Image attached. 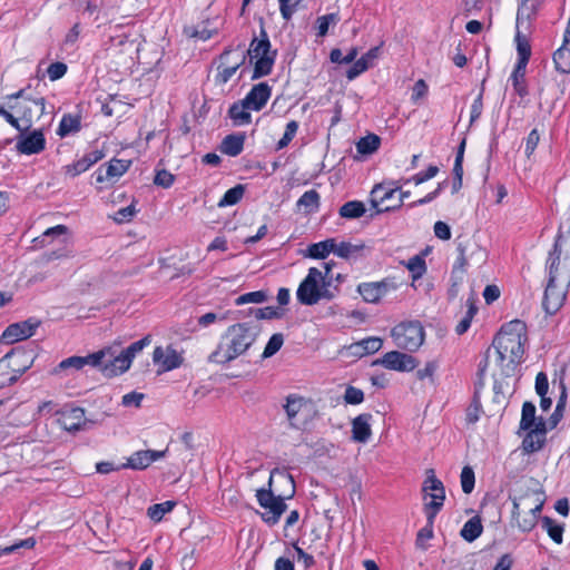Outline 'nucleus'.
Returning <instances> with one entry per match:
<instances>
[{
	"label": "nucleus",
	"mask_w": 570,
	"mask_h": 570,
	"mask_svg": "<svg viewBox=\"0 0 570 570\" xmlns=\"http://www.w3.org/2000/svg\"><path fill=\"white\" fill-rule=\"evenodd\" d=\"M527 341L525 324L519 320L503 325L494 336V347L503 373L509 376L522 361Z\"/></svg>",
	"instance_id": "f257e3e1"
},
{
	"label": "nucleus",
	"mask_w": 570,
	"mask_h": 570,
	"mask_svg": "<svg viewBox=\"0 0 570 570\" xmlns=\"http://www.w3.org/2000/svg\"><path fill=\"white\" fill-rule=\"evenodd\" d=\"M261 333V326L252 322L230 325L216 350L208 356V361L217 364H227L245 354L255 343Z\"/></svg>",
	"instance_id": "f03ea898"
},
{
	"label": "nucleus",
	"mask_w": 570,
	"mask_h": 570,
	"mask_svg": "<svg viewBox=\"0 0 570 570\" xmlns=\"http://www.w3.org/2000/svg\"><path fill=\"white\" fill-rule=\"evenodd\" d=\"M323 273L316 268L311 267L306 277L301 282L296 291L297 301L306 306H313L321 299H334L340 289L338 286H330L328 281H323Z\"/></svg>",
	"instance_id": "7ed1b4c3"
},
{
	"label": "nucleus",
	"mask_w": 570,
	"mask_h": 570,
	"mask_svg": "<svg viewBox=\"0 0 570 570\" xmlns=\"http://www.w3.org/2000/svg\"><path fill=\"white\" fill-rule=\"evenodd\" d=\"M520 430L527 431L522 448L527 453L540 451L547 441V422L542 416H535V405L527 401L522 405Z\"/></svg>",
	"instance_id": "20e7f679"
},
{
	"label": "nucleus",
	"mask_w": 570,
	"mask_h": 570,
	"mask_svg": "<svg viewBox=\"0 0 570 570\" xmlns=\"http://www.w3.org/2000/svg\"><path fill=\"white\" fill-rule=\"evenodd\" d=\"M246 59L254 62V69L250 79L257 80L268 76L274 67L277 51L272 50L268 35L264 27L261 28L259 37H254L246 52Z\"/></svg>",
	"instance_id": "39448f33"
},
{
	"label": "nucleus",
	"mask_w": 570,
	"mask_h": 570,
	"mask_svg": "<svg viewBox=\"0 0 570 570\" xmlns=\"http://www.w3.org/2000/svg\"><path fill=\"white\" fill-rule=\"evenodd\" d=\"M548 278L568 276L570 281V229H559L552 249L546 261Z\"/></svg>",
	"instance_id": "423d86ee"
},
{
	"label": "nucleus",
	"mask_w": 570,
	"mask_h": 570,
	"mask_svg": "<svg viewBox=\"0 0 570 570\" xmlns=\"http://www.w3.org/2000/svg\"><path fill=\"white\" fill-rule=\"evenodd\" d=\"M29 88H22L7 97L9 100H16V104L9 107L18 115L19 122L22 124V131L28 130L33 120L39 119L46 112V99L29 95Z\"/></svg>",
	"instance_id": "0eeeda50"
},
{
	"label": "nucleus",
	"mask_w": 570,
	"mask_h": 570,
	"mask_svg": "<svg viewBox=\"0 0 570 570\" xmlns=\"http://www.w3.org/2000/svg\"><path fill=\"white\" fill-rule=\"evenodd\" d=\"M242 49V43L236 48L227 46L215 60L217 62V72L215 75V82L217 85L227 83L236 71L245 65L246 55Z\"/></svg>",
	"instance_id": "6e6552de"
},
{
	"label": "nucleus",
	"mask_w": 570,
	"mask_h": 570,
	"mask_svg": "<svg viewBox=\"0 0 570 570\" xmlns=\"http://www.w3.org/2000/svg\"><path fill=\"white\" fill-rule=\"evenodd\" d=\"M391 336L399 348L415 352L423 344L425 332L420 321H407L394 326Z\"/></svg>",
	"instance_id": "1a4fd4ad"
},
{
	"label": "nucleus",
	"mask_w": 570,
	"mask_h": 570,
	"mask_svg": "<svg viewBox=\"0 0 570 570\" xmlns=\"http://www.w3.org/2000/svg\"><path fill=\"white\" fill-rule=\"evenodd\" d=\"M424 512H430V520L435 519L442 510L445 501V488L435 476L434 470L426 471V478L422 484Z\"/></svg>",
	"instance_id": "9d476101"
},
{
	"label": "nucleus",
	"mask_w": 570,
	"mask_h": 570,
	"mask_svg": "<svg viewBox=\"0 0 570 570\" xmlns=\"http://www.w3.org/2000/svg\"><path fill=\"white\" fill-rule=\"evenodd\" d=\"M272 476L268 480V489H258L256 499L259 505L265 510L261 513L262 520L273 527L278 523L282 514L286 511L287 504L283 497L275 495L272 491Z\"/></svg>",
	"instance_id": "9b49d317"
},
{
	"label": "nucleus",
	"mask_w": 570,
	"mask_h": 570,
	"mask_svg": "<svg viewBox=\"0 0 570 570\" xmlns=\"http://www.w3.org/2000/svg\"><path fill=\"white\" fill-rule=\"evenodd\" d=\"M570 281L564 274L560 278H548L543 294L542 306L547 314H556L563 305Z\"/></svg>",
	"instance_id": "f8f14e48"
},
{
	"label": "nucleus",
	"mask_w": 570,
	"mask_h": 570,
	"mask_svg": "<svg viewBox=\"0 0 570 570\" xmlns=\"http://www.w3.org/2000/svg\"><path fill=\"white\" fill-rule=\"evenodd\" d=\"M544 495V491L538 480L533 478L524 479L517 483L513 489V494L509 498L512 501L511 517L521 514V508L528 504V501H534V498Z\"/></svg>",
	"instance_id": "ddd939ff"
},
{
	"label": "nucleus",
	"mask_w": 570,
	"mask_h": 570,
	"mask_svg": "<svg viewBox=\"0 0 570 570\" xmlns=\"http://www.w3.org/2000/svg\"><path fill=\"white\" fill-rule=\"evenodd\" d=\"M397 287L399 284L394 277H385L379 282L361 283L357 292L366 303L376 304Z\"/></svg>",
	"instance_id": "4468645a"
},
{
	"label": "nucleus",
	"mask_w": 570,
	"mask_h": 570,
	"mask_svg": "<svg viewBox=\"0 0 570 570\" xmlns=\"http://www.w3.org/2000/svg\"><path fill=\"white\" fill-rule=\"evenodd\" d=\"M41 322L35 317L10 324L2 333L1 341L6 344H13L31 337Z\"/></svg>",
	"instance_id": "2eb2a0df"
},
{
	"label": "nucleus",
	"mask_w": 570,
	"mask_h": 570,
	"mask_svg": "<svg viewBox=\"0 0 570 570\" xmlns=\"http://www.w3.org/2000/svg\"><path fill=\"white\" fill-rule=\"evenodd\" d=\"M374 365H382L383 367L397 372H411L417 366V361L410 354L399 351H391L385 353L381 358L374 361Z\"/></svg>",
	"instance_id": "dca6fc26"
},
{
	"label": "nucleus",
	"mask_w": 570,
	"mask_h": 570,
	"mask_svg": "<svg viewBox=\"0 0 570 570\" xmlns=\"http://www.w3.org/2000/svg\"><path fill=\"white\" fill-rule=\"evenodd\" d=\"M61 428L70 433L81 430H88L92 425V421L85 416V410L81 407H72L65 410L59 420Z\"/></svg>",
	"instance_id": "f3484780"
},
{
	"label": "nucleus",
	"mask_w": 570,
	"mask_h": 570,
	"mask_svg": "<svg viewBox=\"0 0 570 570\" xmlns=\"http://www.w3.org/2000/svg\"><path fill=\"white\" fill-rule=\"evenodd\" d=\"M153 361L160 366L161 372H168L178 368L183 364L184 357L171 345L166 348L157 346L153 353Z\"/></svg>",
	"instance_id": "a211bd4d"
},
{
	"label": "nucleus",
	"mask_w": 570,
	"mask_h": 570,
	"mask_svg": "<svg viewBox=\"0 0 570 570\" xmlns=\"http://www.w3.org/2000/svg\"><path fill=\"white\" fill-rule=\"evenodd\" d=\"M272 96V87L267 82H259L252 87L248 94L243 98L245 106L254 111L262 110Z\"/></svg>",
	"instance_id": "6ab92c4d"
},
{
	"label": "nucleus",
	"mask_w": 570,
	"mask_h": 570,
	"mask_svg": "<svg viewBox=\"0 0 570 570\" xmlns=\"http://www.w3.org/2000/svg\"><path fill=\"white\" fill-rule=\"evenodd\" d=\"M400 190V186L394 183H382L374 186L371 191V205L376 209V214L379 209L385 207L387 202L395 198L396 193Z\"/></svg>",
	"instance_id": "aec40b11"
},
{
	"label": "nucleus",
	"mask_w": 570,
	"mask_h": 570,
	"mask_svg": "<svg viewBox=\"0 0 570 570\" xmlns=\"http://www.w3.org/2000/svg\"><path fill=\"white\" fill-rule=\"evenodd\" d=\"M46 147V139L41 130H33L27 136H22L17 142V149L23 155H33L41 153Z\"/></svg>",
	"instance_id": "412c9836"
},
{
	"label": "nucleus",
	"mask_w": 570,
	"mask_h": 570,
	"mask_svg": "<svg viewBox=\"0 0 570 570\" xmlns=\"http://www.w3.org/2000/svg\"><path fill=\"white\" fill-rule=\"evenodd\" d=\"M373 415L371 413H362L352 421V439L355 442L366 443L371 435V421Z\"/></svg>",
	"instance_id": "4be33fe9"
},
{
	"label": "nucleus",
	"mask_w": 570,
	"mask_h": 570,
	"mask_svg": "<svg viewBox=\"0 0 570 570\" xmlns=\"http://www.w3.org/2000/svg\"><path fill=\"white\" fill-rule=\"evenodd\" d=\"M130 164H131L130 160H122V159H117V158L111 159L109 161V164L107 165L105 171L100 167L95 173L96 181L104 183L105 180H109V179L118 178V177L122 176L129 169Z\"/></svg>",
	"instance_id": "5701e85b"
},
{
	"label": "nucleus",
	"mask_w": 570,
	"mask_h": 570,
	"mask_svg": "<svg viewBox=\"0 0 570 570\" xmlns=\"http://www.w3.org/2000/svg\"><path fill=\"white\" fill-rule=\"evenodd\" d=\"M9 353H13L9 362L11 372L17 374L19 379L32 366L35 357L30 352L22 348H12Z\"/></svg>",
	"instance_id": "b1692460"
},
{
	"label": "nucleus",
	"mask_w": 570,
	"mask_h": 570,
	"mask_svg": "<svg viewBox=\"0 0 570 570\" xmlns=\"http://www.w3.org/2000/svg\"><path fill=\"white\" fill-rule=\"evenodd\" d=\"M380 46L371 48L366 53L357 59L351 68H348L346 71V78L348 80H353L368 68H371L373 66V61L380 56Z\"/></svg>",
	"instance_id": "393cba45"
},
{
	"label": "nucleus",
	"mask_w": 570,
	"mask_h": 570,
	"mask_svg": "<svg viewBox=\"0 0 570 570\" xmlns=\"http://www.w3.org/2000/svg\"><path fill=\"white\" fill-rule=\"evenodd\" d=\"M111 357L112 358L106 362L102 366V374L108 377H112L128 371L134 360L125 352V350L119 355H112Z\"/></svg>",
	"instance_id": "a878e982"
},
{
	"label": "nucleus",
	"mask_w": 570,
	"mask_h": 570,
	"mask_svg": "<svg viewBox=\"0 0 570 570\" xmlns=\"http://www.w3.org/2000/svg\"><path fill=\"white\" fill-rule=\"evenodd\" d=\"M245 139L246 136L242 132L227 135L220 144V151L227 156L236 157L243 151Z\"/></svg>",
	"instance_id": "bb28decb"
},
{
	"label": "nucleus",
	"mask_w": 570,
	"mask_h": 570,
	"mask_svg": "<svg viewBox=\"0 0 570 570\" xmlns=\"http://www.w3.org/2000/svg\"><path fill=\"white\" fill-rule=\"evenodd\" d=\"M306 405V400L303 396L297 394H289L286 396V403L284 404V410L289 422V426L293 429H297L296 416L301 412V410Z\"/></svg>",
	"instance_id": "cd10ccee"
},
{
	"label": "nucleus",
	"mask_w": 570,
	"mask_h": 570,
	"mask_svg": "<svg viewBox=\"0 0 570 570\" xmlns=\"http://www.w3.org/2000/svg\"><path fill=\"white\" fill-rule=\"evenodd\" d=\"M252 110L248 106H245L243 99L230 105L228 109V117L233 120L234 126H244L252 122Z\"/></svg>",
	"instance_id": "c85d7f7f"
},
{
	"label": "nucleus",
	"mask_w": 570,
	"mask_h": 570,
	"mask_svg": "<svg viewBox=\"0 0 570 570\" xmlns=\"http://www.w3.org/2000/svg\"><path fill=\"white\" fill-rule=\"evenodd\" d=\"M81 129V116L65 114L59 122L57 135L65 138L71 134H76Z\"/></svg>",
	"instance_id": "c756f323"
},
{
	"label": "nucleus",
	"mask_w": 570,
	"mask_h": 570,
	"mask_svg": "<svg viewBox=\"0 0 570 570\" xmlns=\"http://www.w3.org/2000/svg\"><path fill=\"white\" fill-rule=\"evenodd\" d=\"M556 69L561 73L570 72V38L563 39L562 46L553 53Z\"/></svg>",
	"instance_id": "7c9ffc66"
},
{
	"label": "nucleus",
	"mask_w": 570,
	"mask_h": 570,
	"mask_svg": "<svg viewBox=\"0 0 570 570\" xmlns=\"http://www.w3.org/2000/svg\"><path fill=\"white\" fill-rule=\"evenodd\" d=\"M482 531H483V525H482L481 519H480V517L476 515V517L469 519L464 523V525L462 527V529L460 531V534L465 541L473 542L482 534Z\"/></svg>",
	"instance_id": "2f4dec72"
},
{
	"label": "nucleus",
	"mask_w": 570,
	"mask_h": 570,
	"mask_svg": "<svg viewBox=\"0 0 570 570\" xmlns=\"http://www.w3.org/2000/svg\"><path fill=\"white\" fill-rule=\"evenodd\" d=\"M334 250V238L311 244L307 247V256L314 259H325Z\"/></svg>",
	"instance_id": "473e14b6"
},
{
	"label": "nucleus",
	"mask_w": 570,
	"mask_h": 570,
	"mask_svg": "<svg viewBox=\"0 0 570 570\" xmlns=\"http://www.w3.org/2000/svg\"><path fill=\"white\" fill-rule=\"evenodd\" d=\"M541 525L548 532V535L551 538L553 542H556L557 544L562 543L564 532L563 524L557 523L550 517L544 515L541 518Z\"/></svg>",
	"instance_id": "72a5a7b5"
},
{
	"label": "nucleus",
	"mask_w": 570,
	"mask_h": 570,
	"mask_svg": "<svg viewBox=\"0 0 570 570\" xmlns=\"http://www.w3.org/2000/svg\"><path fill=\"white\" fill-rule=\"evenodd\" d=\"M13 353H7L0 358V389L11 386L18 381L17 374L11 372L9 365L10 357Z\"/></svg>",
	"instance_id": "f704fd0d"
},
{
	"label": "nucleus",
	"mask_w": 570,
	"mask_h": 570,
	"mask_svg": "<svg viewBox=\"0 0 570 570\" xmlns=\"http://www.w3.org/2000/svg\"><path fill=\"white\" fill-rule=\"evenodd\" d=\"M365 212V205L362 202L350 200L341 206L338 214L343 218L354 219L362 217Z\"/></svg>",
	"instance_id": "c9c22d12"
},
{
	"label": "nucleus",
	"mask_w": 570,
	"mask_h": 570,
	"mask_svg": "<svg viewBox=\"0 0 570 570\" xmlns=\"http://www.w3.org/2000/svg\"><path fill=\"white\" fill-rule=\"evenodd\" d=\"M525 69H527V66H521V63H515L514 69L511 73V80H512L514 91L520 97H525L529 94L525 81H524Z\"/></svg>",
	"instance_id": "e433bc0d"
},
{
	"label": "nucleus",
	"mask_w": 570,
	"mask_h": 570,
	"mask_svg": "<svg viewBox=\"0 0 570 570\" xmlns=\"http://www.w3.org/2000/svg\"><path fill=\"white\" fill-rule=\"evenodd\" d=\"M381 145V138L375 134H368L356 142V150L361 155L375 153Z\"/></svg>",
	"instance_id": "4c0bfd02"
},
{
	"label": "nucleus",
	"mask_w": 570,
	"mask_h": 570,
	"mask_svg": "<svg viewBox=\"0 0 570 570\" xmlns=\"http://www.w3.org/2000/svg\"><path fill=\"white\" fill-rule=\"evenodd\" d=\"M296 205L306 213H313L320 207V194L315 189H309L298 198Z\"/></svg>",
	"instance_id": "58836bf2"
},
{
	"label": "nucleus",
	"mask_w": 570,
	"mask_h": 570,
	"mask_svg": "<svg viewBox=\"0 0 570 570\" xmlns=\"http://www.w3.org/2000/svg\"><path fill=\"white\" fill-rule=\"evenodd\" d=\"M148 451L140 450L134 452L128 459L127 462L121 464L120 468L124 469H132V470H145L150 463L148 460Z\"/></svg>",
	"instance_id": "ea45409f"
},
{
	"label": "nucleus",
	"mask_w": 570,
	"mask_h": 570,
	"mask_svg": "<svg viewBox=\"0 0 570 570\" xmlns=\"http://www.w3.org/2000/svg\"><path fill=\"white\" fill-rule=\"evenodd\" d=\"M244 194H245V186L242 184H238V185L234 186L233 188H229L224 194V196L218 202L217 206L220 208L234 206L242 200Z\"/></svg>",
	"instance_id": "a19ab883"
},
{
	"label": "nucleus",
	"mask_w": 570,
	"mask_h": 570,
	"mask_svg": "<svg viewBox=\"0 0 570 570\" xmlns=\"http://www.w3.org/2000/svg\"><path fill=\"white\" fill-rule=\"evenodd\" d=\"M107 355L112 356L110 347L102 348L86 356H80V358L83 361L81 366L83 368L86 365H89L91 367H99L102 371V366L106 363L104 360Z\"/></svg>",
	"instance_id": "79ce46f5"
},
{
	"label": "nucleus",
	"mask_w": 570,
	"mask_h": 570,
	"mask_svg": "<svg viewBox=\"0 0 570 570\" xmlns=\"http://www.w3.org/2000/svg\"><path fill=\"white\" fill-rule=\"evenodd\" d=\"M406 268L410 271L412 279L416 281L426 273V263L423 255H415L406 263Z\"/></svg>",
	"instance_id": "37998d69"
},
{
	"label": "nucleus",
	"mask_w": 570,
	"mask_h": 570,
	"mask_svg": "<svg viewBox=\"0 0 570 570\" xmlns=\"http://www.w3.org/2000/svg\"><path fill=\"white\" fill-rule=\"evenodd\" d=\"M363 248H364L363 244L356 245V244H352L348 242H342L340 244H336V240L334 239L333 253L341 258L348 259L352 255L361 252Z\"/></svg>",
	"instance_id": "c03bdc74"
},
{
	"label": "nucleus",
	"mask_w": 570,
	"mask_h": 570,
	"mask_svg": "<svg viewBox=\"0 0 570 570\" xmlns=\"http://www.w3.org/2000/svg\"><path fill=\"white\" fill-rule=\"evenodd\" d=\"M175 502L166 501L163 503H156L148 508L147 515L156 522H159L164 515L173 510Z\"/></svg>",
	"instance_id": "a18cd8bd"
},
{
	"label": "nucleus",
	"mask_w": 570,
	"mask_h": 570,
	"mask_svg": "<svg viewBox=\"0 0 570 570\" xmlns=\"http://www.w3.org/2000/svg\"><path fill=\"white\" fill-rule=\"evenodd\" d=\"M249 313L254 314L256 320H278L282 318L284 315L283 309L274 306H266L263 308H249Z\"/></svg>",
	"instance_id": "49530a36"
},
{
	"label": "nucleus",
	"mask_w": 570,
	"mask_h": 570,
	"mask_svg": "<svg viewBox=\"0 0 570 570\" xmlns=\"http://www.w3.org/2000/svg\"><path fill=\"white\" fill-rule=\"evenodd\" d=\"M426 515V525L419 530L416 534L415 544L417 548L425 550L426 547L424 544L425 541L433 538V524L435 519L430 520V512H425Z\"/></svg>",
	"instance_id": "de8ad7c7"
},
{
	"label": "nucleus",
	"mask_w": 570,
	"mask_h": 570,
	"mask_svg": "<svg viewBox=\"0 0 570 570\" xmlns=\"http://www.w3.org/2000/svg\"><path fill=\"white\" fill-rule=\"evenodd\" d=\"M517 41V51H518V61L517 63H521V66H527L531 56V47L525 38H522L520 33L515 37Z\"/></svg>",
	"instance_id": "09e8293b"
},
{
	"label": "nucleus",
	"mask_w": 570,
	"mask_h": 570,
	"mask_svg": "<svg viewBox=\"0 0 570 570\" xmlns=\"http://www.w3.org/2000/svg\"><path fill=\"white\" fill-rule=\"evenodd\" d=\"M340 16L336 12L327 13L317 18V36L325 37L331 24H336Z\"/></svg>",
	"instance_id": "8fccbe9b"
},
{
	"label": "nucleus",
	"mask_w": 570,
	"mask_h": 570,
	"mask_svg": "<svg viewBox=\"0 0 570 570\" xmlns=\"http://www.w3.org/2000/svg\"><path fill=\"white\" fill-rule=\"evenodd\" d=\"M82 358H80V356L78 355H73V356H70V357H67L65 360H62L53 370H52V374L53 375H58L60 374L62 371H68V370H73V371H79L82 368L81 366V363H82Z\"/></svg>",
	"instance_id": "3c124183"
},
{
	"label": "nucleus",
	"mask_w": 570,
	"mask_h": 570,
	"mask_svg": "<svg viewBox=\"0 0 570 570\" xmlns=\"http://www.w3.org/2000/svg\"><path fill=\"white\" fill-rule=\"evenodd\" d=\"M283 344H284V336H283V334L282 333L273 334L271 336V338L268 340L265 348H264L262 357L263 358L272 357L273 355H275L281 350Z\"/></svg>",
	"instance_id": "603ef678"
},
{
	"label": "nucleus",
	"mask_w": 570,
	"mask_h": 570,
	"mask_svg": "<svg viewBox=\"0 0 570 570\" xmlns=\"http://www.w3.org/2000/svg\"><path fill=\"white\" fill-rule=\"evenodd\" d=\"M266 299H267V293L265 291H255V292H249V293L239 295L235 299V304L237 306L248 304V303L261 304V303H264Z\"/></svg>",
	"instance_id": "864d4df0"
},
{
	"label": "nucleus",
	"mask_w": 570,
	"mask_h": 570,
	"mask_svg": "<svg viewBox=\"0 0 570 570\" xmlns=\"http://www.w3.org/2000/svg\"><path fill=\"white\" fill-rule=\"evenodd\" d=\"M461 487L465 494H470L474 489L475 475L470 465H465L461 471Z\"/></svg>",
	"instance_id": "5fc2aeb1"
},
{
	"label": "nucleus",
	"mask_w": 570,
	"mask_h": 570,
	"mask_svg": "<svg viewBox=\"0 0 570 570\" xmlns=\"http://www.w3.org/2000/svg\"><path fill=\"white\" fill-rule=\"evenodd\" d=\"M297 130H298V122L296 120L288 121L283 137L278 140V142L276 145V149L281 150V149L287 147L288 144L295 137Z\"/></svg>",
	"instance_id": "6e6d98bb"
},
{
	"label": "nucleus",
	"mask_w": 570,
	"mask_h": 570,
	"mask_svg": "<svg viewBox=\"0 0 570 570\" xmlns=\"http://www.w3.org/2000/svg\"><path fill=\"white\" fill-rule=\"evenodd\" d=\"M509 394V384L499 380H494L493 384V402L502 405L507 402Z\"/></svg>",
	"instance_id": "4d7b16f0"
},
{
	"label": "nucleus",
	"mask_w": 570,
	"mask_h": 570,
	"mask_svg": "<svg viewBox=\"0 0 570 570\" xmlns=\"http://www.w3.org/2000/svg\"><path fill=\"white\" fill-rule=\"evenodd\" d=\"M482 412L481 400L478 395H473L472 402L466 409L465 420L469 424H474L480 419Z\"/></svg>",
	"instance_id": "13d9d810"
},
{
	"label": "nucleus",
	"mask_w": 570,
	"mask_h": 570,
	"mask_svg": "<svg viewBox=\"0 0 570 570\" xmlns=\"http://www.w3.org/2000/svg\"><path fill=\"white\" fill-rule=\"evenodd\" d=\"M303 0H278L282 18L291 20Z\"/></svg>",
	"instance_id": "bf43d9fd"
},
{
	"label": "nucleus",
	"mask_w": 570,
	"mask_h": 570,
	"mask_svg": "<svg viewBox=\"0 0 570 570\" xmlns=\"http://www.w3.org/2000/svg\"><path fill=\"white\" fill-rule=\"evenodd\" d=\"M91 165L88 163L87 158L82 156L80 159L73 161L70 165L65 167V171L67 175L71 177H76L85 171H87Z\"/></svg>",
	"instance_id": "052dcab7"
},
{
	"label": "nucleus",
	"mask_w": 570,
	"mask_h": 570,
	"mask_svg": "<svg viewBox=\"0 0 570 570\" xmlns=\"http://www.w3.org/2000/svg\"><path fill=\"white\" fill-rule=\"evenodd\" d=\"M512 525L518 527L522 532H530L537 525V522L533 517L527 513L523 518H521V514L512 517Z\"/></svg>",
	"instance_id": "680f3d73"
},
{
	"label": "nucleus",
	"mask_w": 570,
	"mask_h": 570,
	"mask_svg": "<svg viewBox=\"0 0 570 570\" xmlns=\"http://www.w3.org/2000/svg\"><path fill=\"white\" fill-rule=\"evenodd\" d=\"M344 401L352 405L360 404L364 401V392L361 389L348 385L344 393Z\"/></svg>",
	"instance_id": "e2e57ef3"
},
{
	"label": "nucleus",
	"mask_w": 570,
	"mask_h": 570,
	"mask_svg": "<svg viewBox=\"0 0 570 570\" xmlns=\"http://www.w3.org/2000/svg\"><path fill=\"white\" fill-rule=\"evenodd\" d=\"M361 345L363 346V351H364L365 355H368V354H374L379 350H381V347L383 345V341H382V338H380L377 336H370V337L361 340Z\"/></svg>",
	"instance_id": "0e129e2a"
},
{
	"label": "nucleus",
	"mask_w": 570,
	"mask_h": 570,
	"mask_svg": "<svg viewBox=\"0 0 570 570\" xmlns=\"http://www.w3.org/2000/svg\"><path fill=\"white\" fill-rule=\"evenodd\" d=\"M174 181H175V176L170 171H168L166 169H160V170L156 171V175L154 178L155 185L160 186L163 188H169L173 186Z\"/></svg>",
	"instance_id": "69168bd1"
},
{
	"label": "nucleus",
	"mask_w": 570,
	"mask_h": 570,
	"mask_svg": "<svg viewBox=\"0 0 570 570\" xmlns=\"http://www.w3.org/2000/svg\"><path fill=\"white\" fill-rule=\"evenodd\" d=\"M137 209L134 204H130L126 207L118 209L114 216V220L118 224L127 223L132 219L136 215Z\"/></svg>",
	"instance_id": "338daca9"
},
{
	"label": "nucleus",
	"mask_w": 570,
	"mask_h": 570,
	"mask_svg": "<svg viewBox=\"0 0 570 570\" xmlns=\"http://www.w3.org/2000/svg\"><path fill=\"white\" fill-rule=\"evenodd\" d=\"M67 70H68V67L65 62L57 61V62H52L48 67L47 75L51 81H56V80L62 78L66 75Z\"/></svg>",
	"instance_id": "774afa93"
}]
</instances>
